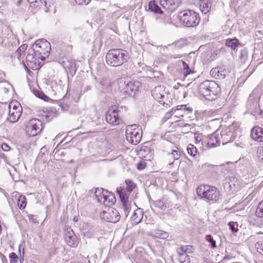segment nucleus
Listing matches in <instances>:
<instances>
[{
	"label": "nucleus",
	"mask_w": 263,
	"mask_h": 263,
	"mask_svg": "<svg viewBox=\"0 0 263 263\" xmlns=\"http://www.w3.org/2000/svg\"><path fill=\"white\" fill-rule=\"evenodd\" d=\"M126 53L121 49H111L106 53L105 59L107 64L111 66H119L127 61Z\"/></svg>",
	"instance_id": "nucleus-1"
},
{
	"label": "nucleus",
	"mask_w": 263,
	"mask_h": 263,
	"mask_svg": "<svg viewBox=\"0 0 263 263\" xmlns=\"http://www.w3.org/2000/svg\"><path fill=\"white\" fill-rule=\"evenodd\" d=\"M197 194L201 198L207 201L216 202L219 198V192L216 187L207 185H200L196 190Z\"/></svg>",
	"instance_id": "nucleus-2"
},
{
	"label": "nucleus",
	"mask_w": 263,
	"mask_h": 263,
	"mask_svg": "<svg viewBox=\"0 0 263 263\" xmlns=\"http://www.w3.org/2000/svg\"><path fill=\"white\" fill-rule=\"evenodd\" d=\"M178 17L181 23L186 27H195L200 21L199 14L192 10H185L179 12Z\"/></svg>",
	"instance_id": "nucleus-3"
},
{
	"label": "nucleus",
	"mask_w": 263,
	"mask_h": 263,
	"mask_svg": "<svg viewBox=\"0 0 263 263\" xmlns=\"http://www.w3.org/2000/svg\"><path fill=\"white\" fill-rule=\"evenodd\" d=\"M35 54L39 59L44 61L47 58L51 50L50 43L47 40L42 39L37 40L33 46Z\"/></svg>",
	"instance_id": "nucleus-4"
},
{
	"label": "nucleus",
	"mask_w": 263,
	"mask_h": 263,
	"mask_svg": "<svg viewBox=\"0 0 263 263\" xmlns=\"http://www.w3.org/2000/svg\"><path fill=\"white\" fill-rule=\"evenodd\" d=\"M211 85H206L201 83L198 87L199 92L208 100H214L220 92V87L218 83H211Z\"/></svg>",
	"instance_id": "nucleus-5"
},
{
	"label": "nucleus",
	"mask_w": 263,
	"mask_h": 263,
	"mask_svg": "<svg viewBox=\"0 0 263 263\" xmlns=\"http://www.w3.org/2000/svg\"><path fill=\"white\" fill-rule=\"evenodd\" d=\"M95 196L99 203L106 206L113 205L116 201L115 195L103 188L96 189Z\"/></svg>",
	"instance_id": "nucleus-6"
},
{
	"label": "nucleus",
	"mask_w": 263,
	"mask_h": 263,
	"mask_svg": "<svg viewBox=\"0 0 263 263\" xmlns=\"http://www.w3.org/2000/svg\"><path fill=\"white\" fill-rule=\"evenodd\" d=\"M50 83H41V85H40L39 83H31V85H29L31 91L33 93L37 98L42 99L45 101H48L50 99L49 98L45 95L43 90H44L46 92L49 91L51 88V90L54 91L53 89L54 86L50 85Z\"/></svg>",
	"instance_id": "nucleus-7"
},
{
	"label": "nucleus",
	"mask_w": 263,
	"mask_h": 263,
	"mask_svg": "<svg viewBox=\"0 0 263 263\" xmlns=\"http://www.w3.org/2000/svg\"><path fill=\"white\" fill-rule=\"evenodd\" d=\"M26 133L30 136H35L40 134L43 129L42 121L37 119H32L25 122Z\"/></svg>",
	"instance_id": "nucleus-8"
},
{
	"label": "nucleus",
	"mask_w": 263,
	"mask_h": 263,
	"mask_svg": "<svg viewBox=\"0 0 263 263\" xmlns=\"http://www.w3.org/2000/svg\"><path fill=\"white\" fill-rule=\"evenodd\" d=\"M124 108L125 111L127 109L125 107H118L117 109L111 108L108 110L106 115V121L110 124L117 125L122 121L121 118V109Z\"/></svg>",
	"instance_id": "nucleus-9"
},
{
	"label": "nucleus",
	"mask_w": 263,
	"mask_h": 263,
	"mask_svg": "<svg viewBox=\"0 0 263 263\" xmlns=\"http://www.w3.org/2000/svg\"><path fill=\"white\" fill-rule=\"evenodd\" d=\"M137 126L136 124L129 125L126 128V138L131 144L134 145L138 144L141 141L142 138V132L139 130L133 128V127Z\"/></svg>",
	"instance_id": "nucleus-10"
},
{
	"label": "nucleus",
	"mask_w": 263,
	"mask_h": 263,
	"mask_svg": "<svg viewBox=\"0 0 263 263\" xmlns=\"http://www.w3.org/2000/svg\"><path fill=\"white\" fill-rule=\"evenodd\" d=\"M9 112L7 119L11 123L17 122L22 112V107L18 102H11L9 105Z\"/></svg>",
	"instance_id": "nucleus-11"
},
{
	"label": "nucleus",
	"mask_w": 263,
	"mask_h": 263,
	"mask_svg": "<svg viewBox=\"0 0 263 263\" xmlns=\"http://www.w3.org/2000/svg\"><path fill=\"white\" fill-rule=\"evenodd\" d=\"M35 51L32 49H29V52L26 57V62L27 65L24 64L26 67L33 69L36 70L40 69L43 64H42L37 56L35 54Z\"/></svg>",
	"instance_id": "nucleus-12"
},
{
	"label": "nucleus",
	"mask_w": 263,
	"mask_h": 263,
	"mask_svg": "<svg viewBox=\"0 0 263 263\" xmlns=\"http://www.w3.org/2000/svg\"><path fill=\"white\" fill-rule=\"evenodd\" d=\"M101 216L104 220L112 223L118 222L120 219V215L118 211L113 208L109 207L106 211H103Z\"/></svg>",
	"instance_id": "nucleus-13"
},
{
	"label": "nucleus",
	"mask_w": 263,
	"mask_h": 263,
	"mask_svg": "<svg viewBox=\"0 0 263 263\" xmlns=\"http://www.w3.org/2000/svg\"><path fill=\"white\" fill-rule=\"evenodd\" d=\"M166 93L164 92V87L161 85L155 87L152 91V96L154 98L157 100L161 104L166 106L169 105L170 101L166 100H164Z\"/></svg>",
	"instance_id": "nucleus-14"
},
{
	"label": "nucleus",
	"mask_w": 263,
	"mask_h": 263,
	"mask_svg": "<svg viewBox=\"0 0 263 263\" xmlns=\"http://www.w3.org/2000/svg\"><path fill=\"white\" fill-rule=\"evenodd\" d=\"M223 185L226 191L231 193H235L238 189L237 179L234 176L226 177L223 181Z\"/></svg>",
	"instance_id": "nucleus-15"
},
{
	"label": "nucleus",
	"mask_w": 263,
	"mask_h": 263,
	"mask_svg": "<svg viewBox=\"0 0 263 263\" xmlns=\"http://www.w3.org/2000/svg\"><path fill=\"white\" fill-rule=\"evenodd\" d=\"M181 0H160V4L168 13L175 11L181 5Z\"/></svg>",
	"instance_id": "nucleus-16"
},
{
	"label": "nucleus",
	"mask_w": 263,
	"mask_h": 263,
	"mask_svg": "<svg viewBox=\"0 0 263 263\" xmlns=\"http://www.w3.org/2000/svg\"><path fill=\"white\" fill-rule=\"evenodd\" d=\"M66 137H64L62 140L57 145L54 152V157L58 160L64 161L66 155V149L64 147L66 143L64 142V140Z\"/></svg>",
	"instance_id": "nucleus-17"
},
{
	"label": "nucleus",
	"mask_w": 263,
	"mask_h": 263,
	"mask_svg": "<svg viewBox=\"0 0 263 263\" xmlns=\"http://www.w3.org/2000/svg\"><path fill=\"white\" fill-rule=\"evenodd\" d=\"M120 87H123L122 91L123 93L129 96H135L136 91L138 90V86L135 85V83H121Z\"/></svg>",
	"instance_id": "nucleus-18"
},
{
	"label": "nucleus",
	"mask_w": 263,
	"mask_h": 263,
	"mask_svg": "<svg viewBox=\"0 0 263 263\" xmlns=\"http://www.w3.org/2000/svg\"><path fill=\"white\" fill-rule=\"evenodd\" d=\"M251 137L257 142H263V128L256 126L251 130Z\"/></svg>",
	"instance_id": "nucleus-19"
},
{
	"label": "nucleus",
	"mask_w": 263,
	"mask_h": 263,
	"mask_svg": "<svg viewBox=\"0 0 263 263\" xmlns=\"http://www.w3.org/2000/svg\"><path fill=\"white\" fill-rule=\"evenodd\" d=\"M226 71L222 70L219 67H215L212 69L210 71V75L216 79L222 80L226 77Z\"/></svg>",
	"instance_id": "nucleus-20"
},
{
	"label": "nucleus",
	"mask_w": 263,
	"mask_h": 263,
	"mask_svg": "<svg viewBox=\"0 0 263 263\" xmlns=\"http://www.w3.org/2000/svg\"><path fill=\"white\" fill-rule=\"evenodd\" d=\"M220 144V136L216 133L212 134L209 136L207 141V145L209 147H214Z\"/></svg>",
	"instance_id": "nucleus-21"
},
{
	"label": "nucleus",
	"mask_w": 263,
	"mask_h": 263,
	"mask_svg": "<svg viewBox=\"0 0 263 263\" xmlns=\"http://www.w3.org/2000/svg\"><path fill=\"white\" fill-rule=\"evenodd\" d=\"M143 213L141 209H138L134 211L131 216L130 220L133 224H137L143 218Z\"/></svg>",
	"instance_id": "nucleus-22"
},
{
	"label": "nucleus",
	"mask_w": 263,
	"mask_h": 263,
	"mask_svg": "<svg viewBox=\"0 0 263 263\" xmlns=\"http://www.w3.org/2000/svg\"><path fill=\"white\" fill-rule=\"evenodd\" d=\"M70 232H67V244L73 248H76L78 243V238L75 235H71Z\"/></svg>",
	"instance_id": "nucleus-23"
},
{
	"label": "nucleus",
	"mask_w": 263,
	"mask_h": 263,
	"mask_svg": "<svg viewBox=\"0 0 263 263\" xmlns=\"http://www.w3.org/2000/svg\"><path fill=\"white\" fill-rule=\"evenodd\" d=\"M211 0H200V9L202 13L206 14L211 9Z\"/></svg>",
	"instance_id": "nucleus-24"
},
{
	"label": "nucleus",
	"mask_w": 263,
	"mask_h": 263,
	"mask_svg": "<svg viewBox=\"0 0 263 263\" xmlns=\"http://www.w3.org/2000/svg\"><path fill=\"white\" fill-rule=\"evenodd\" d=\"M151 236L152 237L160 238V239H166L169 235L165 232L161 230H156L151 233Z\"/></svg>",
	"instance_id": "nucleus-25"
},
{
	"label": "nucleus",
	"mask_w": 263,
	"mask_h": 263,
	"mask_svg": "<svg viewBox=\"0 0 263 263\" xmlns=\"http://www.w3.org/2000/svg\"><path fill=\"white\" fill-rule=\"evenodd\" d=\"M148 10L156 14H162L163 11L155 1H151L148 3Z\"/></svg>",
	"instance_id": "nucleus-26"
},
{
	"label": "nucleus",
	"mask_w": 263,
	"mask_h": 263,
	"mask_svg": "<svg viewBox=\"0 0 263 263\" xmlns=\"http://www.w3.org/2000/svg\"><path fill=\"white\" fill-rule=\"evenodd\" d=\"M177 109L178 110V111H182L183 112V114H180L178 112L176 113L177 115H179L181 116H184L185 115H187L193 111L192 108L188 106L187 104L177 106Z\"/></svg>",
	"instance_id": "nucleus-27"
},
{
	"label": "nucleus",
	"mask_w": 263,
	"mask_h": 263,
	"mask_svg": "<svg viewBox=\"0 0 263 263\" xmlns=\"http://www.w3.org/2000/svg\"><path fill=\"white\" fill-rule=\"evenodd\" d=\"M239 44V41L236 39H228L226 41V45L228 47H231L232 49L236 50L237 47Z\"/></svg>",
	"instance_id": "nucleus-28"
},
{
	"label": "nucleus",
	"mask_w": 263,
	"mask_h": 263,
	"mask_svg": "<svg viewBox=\"0 0 263 263\" xmlns=\"http://www.w3.org/2000/svg\"><path fill=\"white\" fill-rule=\"evenodd\" d=\"M101 231V229L99 227L92 226L90 228L88 231L86 232L85 235L87 237H91L93 235H97L98 232Z\"/></svg>",
	"instance_id": "nucleus-29"
},
{
	"label": "nucleus",
	"mask_w": 263,
	"mask_h": 263,
	"mask_svg": "<svg viewBox=\"0 0 263 263\" xmlns=\"http://www.w3.org/2000/svg\"><path fill=\"white\" fill-rule=\"evenodd\" d=\"M68 65L67 64V67L69 69V74L73 77L76 72V64L74 61H68Z\"/></svg>",
	"instance_id": "nucleus-30"
},
{
	"label": "nucleus",
	"mask_w": 263,
	"mask_h": 263,
	"mask_svg": "<svg viewBox=\"0 0 263 263\" xmlns=\"http://www.w3.org/2000/svg\"><path fill=\"white\" fill-rule=\"evenodd\" d=\"M27 204L26 198L24 196H20L17 199V206L20 209L25 208Z\"/></svg>",
	"instance_id": "nucleus-31"
},
{
	"label": "nucleus",
	"mask_w": 263,
	"mask_h": 263,
	"mask_svg": "<svg viewBox=\"0 0 263 263\" xmlns=\"http://www.w3.org/2000/svg\"><path fill=\"white\" fill-rule=\"evenodd\" d=\"M182 66L183 69L184 76L185 77H187L191 74H193L194 73V71L190 69L189 65L184 61H182Z\"/></svg>",
	"instance_id": "nucleus-32"
},
{
	"label": "nucleus",
	"mask_w": 263,
	"mask_h": 263,
	"mask_svg": "<svg viewBox=\"0 0 263 263\" xmlns=\"http://www.w3.org/2000/svg\"><path fill=\"white\" fill-rule=\"evenodd\" d=\"M232 136V133L231 132H228L224 135L221 134V137L223 140V144H226L230 141H232L233 138Z\"/></svg>",
	"instance_id": "nucleus-33"
},
{
	"label": "nucleus",
	"mask_w": 263,
	"mask_h": 263,
	"mask_svg": "<svg viewBox=\"0 0 263 263\" xmlns=\"http://www.w3.org/2000/svg\"><path fill=\"white\" fill-rule=\"evenodd\" d=\"M188 154L191 156L195 157L197 154V149L194 145L190 144L187 147Z\"/></svg>",
	"instance_id": "nucleus-34"
},
{
	"label": "nucleus",
	"mask_w": 263,
	"mask_h": 263,
	"mask_svg": "<svg viewBox=\"0 0 263 263\" xmlns=\"http://www.w3.org/2000/svg\"><path fill=\"white\" fill-rule=\"evenodd\" d=\"M125 184L126 185V190L129 193L132 192L136 187V184L129 179H127L125 180Z\"/></svg>",
	"instance_id": "nucleus-35"
},
{
	"label": "nucleus",
	"mask_w": 263,
	"mask_h": 263,
	"mask_svg": "<svg viewBox=\"0 0 263 263\" xmlns=\"http://www.w3.org/2000/svg\"><path fill=\"white\" fill-rule=\"evenodd\" d=\"M248 58V52L246 49H243L240 51L239 59L241 63H244Z\"/></svg>",
	"instance_id": "nucleus-36"
},
{
	"label": "nucleus",
	"mask_w": 263,
	"mask_h": 263,
	"mask_svg": "<svg viewBox=\"0 0 263 263\" xmlns=\"http://www.w3.org/2000/svg\"><path fill=\"white\" fill-rule=\"evenodd\" d=\"M122 208L124 211V215L126 217L130 210L129 201L121 203Z\"/></svg>",
	"instance_id": "nucleus-37"
},
{
	"label": "nucleus",
	"mask_w": 263,
	"mask_h": 263,
	"mask_svg": "<svg viewBox=\"0 0 263 263\" xmlns=\"http://www.w3.org/2000/svg\"><path fill=\"white\" fill-rule=\"evenodd\" d=\"M117 192L119 194L121 203L129 201L128 200V195H127L125 193L123 192L122 190H117Z\"/></svg>",
	"instance_id": "nucleus-38"
},
{
	"label": "nucleus",
	"mask_w": 263,
	"mask_h": 263,
	"mask_svg": "<svg viewBox=\"0 0 263 263\" xmlns=\"http://www.w3.org/2000/svg\"><path fill=\"white\" fill-rule=\"evenodd\" d=\"M178 260L180 263H190V258L186 253L178 256Z\"/></svg>",
	"instance_id": "nucleus-39"
},
{
	"label": "nucleus",
	"mask_w": 263,
	"mask_h": 263,
	"mask_svg": "<svg viewBox=\"0 0 263 263\" xmlns=\"http://www.w3.org/2000/svg\"><path fill=\"white\" fill-rule=\"evenodd\" d=\"M256 215L258 217H263V202H260L256 209Z\"/></svg>",
	"instance_id": "nucleus-40"
},
{
	"label": "nucleus",
	"mask_w": 263,
	"mask_h": 263,
	"mask_svg": "<svg viewBox=\"0 0 263 263\" xmlns=\"http://www.w3.org/2000/svg\"><path fill=\"white\" fill-rule=\"evenodd\" d=\"M181 155L180 151L176 150H173L172 152L168 154V157L170 159L173 158L175 160L179 159Z\"/></svg>",
	"instance_id": "nucleus-41"
},
{
	"label": "nucleus",
	"mask_w": 263,
	"mask_h": 263,
	"mask_svg": "<svg viewBox=\"0 0 263 263\" xmlns=\"http://www.w3.org/2000/svg\"><path fill=\"white\" fill-rule=\"evenodd\" d=\"M205 239L209 243V245L212 248H216V241L214 240L211 235H207Z\"/></svg>",
	"instance_id": "nucleus-42"
},
{
	"label": "nucleus",
	"mask_w": 263,
	"mask_h": 263,
	"mask_svg": "<svg viewBox=\"0 0 263 263\" xmlns=\"http://www.w3.org/2000/svg\"><path fill=\"white\" fill-rule=\"evenodd\" d=\"M10 262V263H17L18 261V257L17 255L14 252H12L9 254Z\"/></svg>",
	"instance_id": "nucleus-43"
},
{
	"label": "nucleus",
	"mask_w": 263,
	"mask_h": 263,
	"mask_svg": "<svg viewBox=\"0 0 263 263\" xmlns=\"http://www.w3.org/2000/svg\"><path fill=\"white\" fill-rule=\"evenodd\" d=\"M255 247L257 251L261 254L263 252V241L256 242Z\"/></svg>",
	"instance_id": "nucleus-44"
},
{
	"label": "nucleus",
	"mask_w": 263,
	"mask_h": 263,
	"mask_svg": "<svg viewBox=\"0 0 263 263\" xmlns=\"http://www.w3.org/2000/svg\"><path fill=\"white\" fill-rule=\"evenodd\" d=\"M187 247V246H182L181 248H178L177 250V252L178 254V256L182 255L183 254L186 253Z\"/></svg>",
	"instance_id": "nucleus-45"
},
{
	"label": "nucleus",
	"mask_w": 263,
	"mask_h": 263,
	"mask_svg": "<svg viewBox=\"0 0 263 263\" xmlns=\"http://www.w3.org/2000/svg\"><path fill=\"white\" fill-rule=\"evenodd\" d=\"M235 224L236 222L233 221L229 222L228 223L230 229L233 233H236L238 230L237 228H235Z\"/></svg>",
	"instance_id": "nucleus-46"
},
{
	"label": "nucleus",
	"mask_w": 263,
	"mask_h": 263,
	"mask_svg": "<svg viewBox=\"0 0 263 263\" xmlns=\"http://www.w3.org/2000/svg\"><path fill=\"white\" fill-rule=\"evenodd\" d=\"M178 111L177 108L176 109L172 108L170 111L166 113L164 118L166 119H169L173 115Z\"/></svg>",
	"instance_id": "nucleus-47"
},
{
	"label": "nucleus",
	"mask_w": 263,
	"mask_h": 263,
	"mask_svg": "<svg viewBox=\"0 0 263 263\" xmlns=\"http://www.w3.org/2000/svg\"><path fill=\"white\" fill-rule=\"evenodd\" d=\"M156 205L161 210H164L166 208L163 202L161 200L157 201L156 203Z\"/></svg>",
	"instance_id": "nucleus-48"
},
{
	"label": "nucleus",
	"mask_w": 263,
	"mask_h": 263,
	"mask_svg": "<svg viewBox=\"0 0 263 263\" xmlns=\"http://www.w3.org/2000/svg\"><path fill=\"white\" fill-rule=\"evenodd\" d=\"M76 3L81 5H88L91 0H75Z\"/></svg>",
	"instance_id": "nucleus-49"
},
{
	"label": "nucleus",
	"mask_w": 263,
	"mask_h": 263,
	"mask_svg": "<svg viewBox=\"0 0 263 263\" xmlns=\"http://www.w3.org/2000/svg\"><path fill=\"white\" fill-rule=\"evenodd\" d=\"M257 156L258 158L261 160H263V148H259L257 152Z\"/></svg>",
	"instance_id": "nucleus-50"
},
{
	"label": "nucleus",
	"mask_w": 263,
	"mask_h": 263,
	"mask_svg": "<svg viewBox=\"0 0 263 263\" xmlns=\"http://www.w3.org/2000/svg\"><path fill=\"white\" fill-rule=\"evenodd\" d=\"M189 85V84L188 85H187L186 86H185L184 85L181 84V83H177L176 84H175V86H173V87H174V88L175 89H178L180 87L182 88L183 89H184V87H187Z\"/></svg>",
	"instance_id": "nucleus-51"
},
{
	"label": "nucleus",
	"mask_w": 263,
	"mask_h": 263,
	"mask_svg": "<svg viewBox=\"0 0 263 263\" xmlns=\"http://www.w3.org/2000/svg\"><path fill=\"white\" fill-rule=\"evenodd\" d=\"M146 166L145 163L143 162H140L137 165V168L139 170H143Z\"/></svg>",
	"instance_id": "nucleus-52"
},
{
	"label": "nucleus",
	"mask_w": 263,
	"mask_h": 263,
	"mask_svg": "<svg viewBox=\"0 0 263 263\" xmlns=\"http://www.w3.org/2000/svg\"><path fill=\"white\" fill-rule=\"evenodd\" d=\"M12 88V86L11 85V84L9 83L8 87H4L3 89V90L5 94H8V92L10 91V89H11Z\"/></svg>",
	"instance_id": "nucleus-53"
},
{
	"label": "nucleus",
	"mask_w": 263,
	"mask_h": 263,
	"mask_svg": "<svg viewBox=\"0 0 263 263\" xmlns=\"http://www.w3.org/2000/svg\"><path fill=\"white\" fill-rule=\"evenodd\" d=\"M27 48V45L26 44H23L18 48L17 51V52H18V51L24 52L26 50Z\"/></svg>",
	"instance_id": "nucleus-54"
},
{
	"label": "nucleus",
	"mask_w": 263,
	"mask_h": 263,
	"mask_svg": "<svg viewBox=\"0 0 263 263\" xmlns=\"http://www.w3.org/2000/svg\"><path fill=\"white\" fill-rule=\"evenodd\" d=\"M195 143H198L201 141V136L198 134H195Z\"/></svg>",
	"instance_id": "nucleus-55"
},
{
	"label": "nucleus",
	"mask_w": 263,
	"mask_h": 263,
	"mask_svg": "<svg viewBox=\"0 0 263 263\" xmlns=\"http://www.w3.org/2000/svg\"><path fill=\"white\" fill-rule=\"evenodd\" d=\"M2 148L3 149V151H8L10 149V147L9 146L6 144V143H3L2 145Z\"/></svg>",
	"instance_id": "nucleus-56"
},
{
	"label": "nucleus",
	"mask_w": 263,
	"mask_h": 263,
	"mask_svg": "<svg viewBox=\"0 0 263 263\" xmlns=\"http://www.w3.org/2000/svg\"><path fill=\"white\" fill-rule=\"evenodd\" d=\"M58 62L64 68H65V61L64 58L60 57L58 59Z\"/></svg>",
	"instance_id": "nucleus-57"
},
{
	"label": "nucleus",
	"mask_w": 263,
	"mask_h": 263,
	"mask_svg": "<svg viewBox=\"0 0 263 263\" xmlns=\"http://www.w3.org/2000/svg\"><path fill=\"white\" fill-rule=\"evenodd\" d=\"M41 3L43 4L44 6L47 8V9L45 10L46 12L48 11V0H40Z\"/></svg>",
	"instance_id": "nucleus-58"
},
{
	"label": "nucleus",
	"mask_w": 263,
	"mask_h": 263,
	"mask_svg": "<svg viewBox=\"0 0 263 263\" xmlns=\"http://www.w3.org/2000/svg\"><path fill=\"white\" fill-rule=\"evenodd\" d=\"M170 56L172 58L177 59V58H181L182 57V55L180 54H175V55H171Z\"/></svg>",
	"instance_id": "nucleus-59"
},
{
	"label": "nucleus",
	"mask_w": 263,
	"mask_h": 263,
	"mask_svg": "<svg viewBox=\"0 0 263 263\" xmlns=\"http://www.w3.org/2000/svg\"><path fill=\"white\" fill-rule=\"evenodd\" d=\"M123 78H121L120 79V82H121V81H124V82H125L126 81H127L128 83H130L131 82L130 81L128 80V77H124L123 79L124 80H122Z\"/></svg>",
	"instance_id": "nucleus-60"
},
{
	"label": "nucleus",
	"mask_w": 263,
	"mask_h": 263,
	"mask_svg": "<svg viewBox=\"0 0 263 263\" xmlns=\"http://www.w3.org/2000/svg\"><path fill=\"white\" fill-rule=\"evenodd\" d=\"M29 219L30 220H32V221H33L34 222V221H33V220H34L33 219V215H29Z\"/></svg>",
	"instance_id": "nucleus-61"
},
{
	"label": "nucleus",
	"mask_w": 263,
	"mask_h": 263,
	"mask_svg": "<svg viewBox=\"0 0 263 263\" xmlns=\"http://www.w3.org/2000/svg\"><path fill=\"white\" fill-rule=\"evenodd\" d=\"M29 3H36L37 0H27Z\"/></svg>",
	"instance_id": "nucleus-62"
},
{
	"label": "nucleus",
	"mask_w": 263,
	"mask_h": 263,
	"mask_svg": "<svg viewBox=\"0 0 263 263\" xmlns=\"http://www.w3.org/2000/svg\"><path fill=\"white\" fill-rule=\"evenodd\" d=\"M188 247L187 248V253H191L192 251L190 248H191V246H187Z\"/></svg>",
	"instance_id": "nucleus-63"
},
{
	"label": "nucleus",
	"mask_w": 263,
	"mask_h": 263,
	"mask_svg": "<svg viewBox=\"0 0 263 263\" xmlns=\"http://www.w3.org/2000/svg\"><path fill=\"white\" fill-rule=\"evenodd\" d=\"M21 248H22V245H20L18 247V251L20 254V255L21 256Z\"/></svg>",
	"instance_id": "nucleus-64"
}]
</instances>
